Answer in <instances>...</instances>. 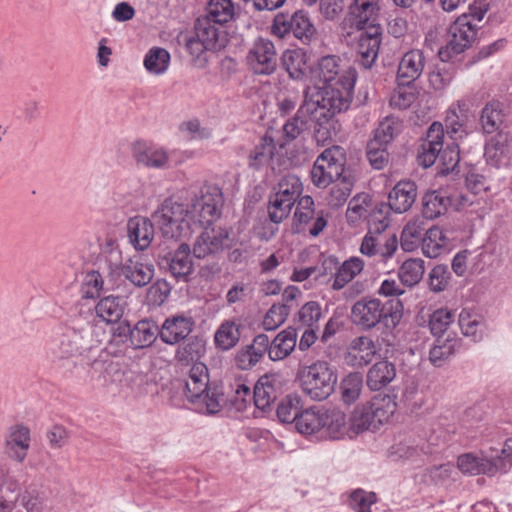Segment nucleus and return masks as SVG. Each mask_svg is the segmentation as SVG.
<instances>
[{
    "mask_svg": "<svg viewBox=\"0 0 512 512\" xmlns=\"http://www.w3.org/2000/svg\"><path fill=\"white\" fill-rule=\"evenodd\" d=\"M223 194L215 184H204L188 204L165 199L152 213V220L166 239H189L197 225L214 223L221 214Z\"/></svg>",
    "mask_w": 512,
    "mask_h": 512,
    "instance_id": "nucleus-1",
    "label": "nucleus"
},
{
    "mask_svg": "<svg viewBox=\"0 0 512 512\" xmlns=\"http://www.w3.org/2000/svg\"><path fill=\"white\" fill-rule=\"evenodd\" d=\"M313 73L318 82L304 90L308 97L306 109L322 104L326 111L347 110L353 97L356 70L338 56L328 55L319 60Z\"/></svg>",
    "mask_w": 512,
    "mask_h": 512,
    "instance_id": "nucleus-2",
    "label": "nucleus"
},
{
    "mask_svg": "<svg viewBox=\"0 0 512 512\" xmlns=\"http://www.w3.org/2000/svg\"><path fill=\"white\" fill-rule=\"evenodd\" d=\"M403 305L399 300L383 303L374 297H362L351 307L350 320L358 328L368 331L379 324L393 329L401 321Z\"/></svg>",
    "mask_w": 512,
    "mask_h": 512,
    "instance_id": "nucleus-3",
    "label": "nucleus"
},
{
    "mask_svg": "<svg viewBox=\"0 0 512 512\" xmlns=\"http://www.w3.org/2000/svg\"><path fill=\"white\" fill-rule=\"evenodd\" d=\"M396 409L397 403L394 396L377 394L354 409L350 417V428L355 433L376 430L389 422Z\"/></svg>",
    "mask_w": 512,
    "mask_h": 512,
    "instance_id": "nucleus-4",
    "label": "nucleus"
},
{
    "mask_svg": "<svg viewBox=\"0 0 512 512\" xmlns=\"http://www.w3.org/2000/svg\"><path fill=\"white\" fill-rule=\"evenodd\" d=\"M96 346L89 329L66 327L52 336L48 354L53 361H62L85 356Z\"/></svg>",
    "mask_w": 512,
    "mask_h": 512,
    "instance_id": "nucleus-5",
    "label": "nucleus"
},
{
    "mask_svg": "<svg viewBox=\"0 0 512 512\" xmlns=\"http://www.w3.org/2000/svg\"><path fill=\"white\" fill-rule=\"evenodd\" d=\"M303 392L312 400L321 401L334 391L337 375L326 361H317L300 373Z\"/></svg>",
    "mask_w": 512,
    "mask_h": 512,
    "instance_id": "nucleus-6",
    "label": "nucleus"
},
{
    "mask_svg": "<svg viewBox=\"0 0 512 512\" xmlns=\"http://www.w3.org/2000/svg\"><path fill=\"white\" fill-rule=\"evenodd\" d=\"M345 150L340 146L325 149L315 160L311 169V180L319 188H326L341 179L345 173Z\"/></svg>",
    "mask_w": 512,
    "mask_h": 512,
    "instance_id": "nucleus-7",
    "label": "nucleus"
},
{
    "mask_svg": "<svg viewBox=\"0 0 512 512\" xmlns=\"http://www.w3.org/2000/svg\"><path fill=\"white\" fill-rule=\"evenodd\" d=\"M271 31L279 38H284L288 33L292 32L297 39L303 43H308L314 37L316 29L306 12L296 11L290 17L284 14H277Z\"/></svg>",
    "mask_w": 512,
    "mask_h": 512,
    "instance_id": "nucleus-8",
    "label": "nucleus"
},
{
    "mask_svg": "<svg viewBox=\"0 0 512 512\" xmlns=\"http://www.w3.org/2000/svg\"><path fill=\"white\" fill-rule=\"evenodd\" d=\"M212 224L198 225L203 228V231L197 236L193 245V255L196 258L202 259L230 247L228 230Z\"/></svg>",
    "mask_w": 512,
    "mask_h": 512,
    "instance_id": "nucleus-9",
    "label": "nucleus"
},
{
    "mask_svg": "<svg viewBox=\"0 0 512 512\" xmlns=\"http://www.w3.org/2000/svg\"><path fill=\"white\" fill-rule=\"evenodd\" d=\"M246 63L259 75H270L277 67V53L273 42L267 38H256L248 49Z\"/></svg>",
    "mask_w": 512,
    "mask_h": 512,
    "instance_id": "nucleus-10",
    "label": "nucleus"
},
{
    "mask_svg": "<svg viewBox=\"0 0 512 512\" xmlns=\"http://www.w3.org/2000/svg\"><path fill=\"white\" fill-rule=\"evenodd\" d=\"M484 157L496 169L512 167V136L507 133L492 136L485 144Z\"/></svg>",
    "mask_w": 512,
    "mask_h": 512,
    "instance_id": "nucleus-11",
    "label": "nucleus"
},
{
    "mask_svg": "<svg viewBox=\"0 0 512 512\" xmlns=\"http://www.w3.org/2000/svg\"><path fill=\"white\" fill-rule=\"evenodd\" d=\"M310 223L312 226L308 231L312 236L319 235L327 225L322 212L315 213L313 199L310 196H304L298 201L294 213L293 229L296 233H300L305 231V226Z\"/></svg>",
    "mask_w": 512,
    "mask_h": 512,
    "instance_id": "nucleus-12",
    "label": "nucleus"
},
{
    "mask_svg": "<svg viewBox=\"0 0 512 512\" xmlns=\"http://www.w3.org/2000/svg\"><path fill=\"white\" fill-rule=\"evenodd\" d=\"M131 153L137 164L150 169H169L170 154L162 147L144 141L132 144Z\"/></svg>",
    "mask_w": 512,
    "mask_h": 512,
    "instance_id": "nucleus-13",
    "label": "nucleus"
},
{
    "mask_svg": "<svg viewBox=\"0 0 512 512\" xmlns=\"http://www.w3.org/2000/svg\"><path fill=\"white\" fill-rule=\"evenodd\" d=\"M194 29L195 36L207 50H220L224 48L228 42L224 25L204 16L196 20Z\"/></svg>",
    "mask_w": 512,
    "mask_h": 512,
    "instance_id": "nucleus-14",
    "label": "nucleus"
},
{
    "mask_svg": "<svg viewBox=\"0 0 512 512\" xmlns=\"http://www.w3.org/2000/svg\"><path fill=\"white\" fill-rule=\"evenodd\" d=\"M308 97L304 93L303 103L300 105L294 117L288 120L283 126V133L288 140L296 139L302 132L308 119H323L330 116L333 112L326 111L325 105H314L306 109Z\"/></svg>",
    "mask_w": 512,
    "mask_h": 512,
    "instance_id": "nucleus-15",
    "label": "nucleus"
},
{
    "mask_svg": "<svg viewBox=\"0 0 512 512\" xmlns=\"http://www.w3.org/2000/svg\"><path fill=\"white\" fill-rule=\"evenodd\" d=\"M381 37L382 28L380 25H371L359 35L358 61L364 68H371L375 63L379 53Z\"/></svg>",
    "mask_w": 512,
    "mask_h": 512,
    "instance_id": "nucleus-16",
    "label": "nucleus"
},
{
    "mask_svg": "<svg viewBox=\"0 0 512 512\" xmlns=\"http://www.w3.org/2000/svg\"><path fill=\"white\" fill-rule=\"evenodd\" d=\"M4 445L7 455L22 463L27 457L31 445L30 429L22 424L10 426L5 435Z\"/></svg>",
    "mask_w": 512,
    "mask_h": 512,
    "instance_id": "nucleus-17",
    "label": "nucleus"
},
{
    "mask_svg": "<svg viewBox=\"0 0 512 512\" xmlns=\"http://www.w3.org/2000/svg\"><path fill=\"white\" fill-rule=\"evenodd\" d=\"M477 26L469 17L462 15L450 27V39L446 49L455 54L462 53L476 38Z\"/></svg>",
    "mask_w": 512,
    "mask_h": 512,
    "instance_id": "nucleus-18",
    "label": "nucleus"
},
{
    "mask_svg": "<svg viewBox=\"0 0 512 512\" xmlns=\"http://www.w3.org/2000/svg\"><path fill=\"white\" fill-rule=\"evenodd\" d=\"M398 247V240L395 234L373 235L368 232L361 243L360 252L368 257L379 256L386 261L391 258Z\"/></svg>",
    "mask_w": 512,
    "mask_h": 512,
    "instance_id": "nucleus-19",
    "label": "nucleus"
},
{
    "mask_svg": "<svg viewBox=\"0 0 512 512\" xmlns=\"http://www.w3.org/2000/svg\"><path fill=\"white\" fill-rule=\"evenodd\" d=\"M376 354L375 342L369 336H358L347 346L344 360L347 365L361 368L368 365Z\"/></svg>",
    "mask_w": 512,
    "mask_h": 512,
    "instance_id": "nucleus-20",
    "label": "nucleus"
},
{
    "mask_svg": "<svg viewBox=\"0 0 512 512\" xmlns=\"http://www.w3.org/2000/svg\"><path fill=\"white\" fill-rule=\"evenodd\" d=\"M382 0H353L348 7L351 22L358 29L377 25Z\"/></svg>",
    "mask_w": 512,
    "mask_h": 512,
    "instance_id": "nucleus-21",
    "label": "nucleus"
},
{
    "mask_svg": "<svg viewBox=\"0 0 512 512\" xmlns=\"http://www.w3.org/2000/svg\"><path fill=\"white\" fill-rule=\"evenodd\" d=\"M127 236L129 243L139 251L146 250L154 238L153 222L143 216H135L127 222Z\"/></svg>",
    "mask_w": 512,
    "mask_h": 512,
    "instance_id": "nucleus-22",
    "label": "nucleus"
},
{
    "mask_svg": "<svg viewBox=\"0 0 512 512\" xmlns=\"http://www.w3.org/2000/svg\"><path fill=\"white\" fill-rule=\"evenodd\" d=\"M470 118V112L467 101L461 99L452 103L445 116V125L454 140L461 139L467 135V123Z\"/></svg>",
    "mask_w": 512,
    "mask_h": 512,
    "instance_id": "nucleus-23",
    "label": "nucleus"
},
{
    "mask_svg": "<svg viewBox=\"0 0 512 512\" xmlns=\"http://www.w3.org/2000/svg\"><path fill=\"white\" fill-rule=\"evenodd\" d=\"M193 321L184 315H174L167 318L159 332L164 343L176 344L185 339L192 331Z\"/></svg>",
    "mask_w": 512,
    "mask_h": 512,
    "instance_id": "nucleus-24",
    "label": "nucleus"
},
{
    "mask_svg": "<svg viewBox=\"0 0 512 512\" xmlns=\"http://www.w3.org/2000/svg\"><path fill=\"white\" fill-rule=\"evenodd\" d=\"M185 394L189 401L195 402L200 399L208 390L209 376L208 369L204 363H194L184 380Z\"/></svg>",
    "mask_w": 512,
    "mask_h": 512,
    "instance_id": "nucleus-25",
    "label": "nucleus"
},
{
    "mask_svg": "<svg viewBox=\"0 0 512 512\" xmlns=\"http://www.w3.org/2000/svg\"><path fill=\"white\" fill-rule=\"evenodd\" d=\"M417 197V186L412 181H400L390 191L388 206L396 213L407 212Z\"/></svg>",
    "mask_w": 512,
    "mask_h": 512,
    "instance_id": "nucleus-26",
    "label": "nucleus"
},
{
    "mask_svg": "<svg viewBox=\"0 0 512 512\" xmlns=\"http://www.w3.org/2000/svg\"><path fill=\"white\" fill-rule=\"evenodd\" d=\"M154 265L139 258H130L121 266V274L137 287L148 285L154 277Z\"/></svg>",
    "mask_w": 512,
    "mask_h": 512,
    "instance_id": "nucleus-27",
    "label": "nucleus"
},
{
    "mask_svg": "<svg viewBox=\"0 0 512 512\" xmlns=\"http://www.w3.org/2000/svg\"><path fill=\"white\" fill-rule=\"evenodd\" d=\"M279 376L265 374L260 377L254 387V403L260 410H266L277 397Z\"/></svg>",
    "mask_w": 512,
    "mask_h": 512,
    "instance_id": "nucleus-28",
    "label": "nucleus"
},
{
    "mask_svg": "<svg viewBox=\"0 0 512 512\" xmlns=\"http://www.w3.org/2000/svg\"><path fill=\"white\" fill-rule=\"evenodd\" d=\"M425 58L420 50L405 53L399 63L398 78L402 83L410 84L422 74Z\"/></svg>",
    "mask_w": 512,
    "mask_h": 512,
    "instance_id": "nucleus-29",
    "label": "nucleus"
},
{
    "mask_svg": "<svg viewBox=\"0 0 512 512\" xmlns=\"http://www.w3.org/2000/svg\"><path fill=\"white\" fill-rule=\"evenodd\" d=\"M296 345V330L292 327L282 330L270 341L269 359L272 361L284 360L295 350Z\"/></svg>",
    "mask_w": 512,
    "mask_h": 512,
    "instance_id": "nucleus-30",
    "label": "nucleus"
},
{
    "mask_svg": "<svg viewBox=\"0 0 512 512\" xmlns=\"http://www.w3.org/2000/svg\"><path fill=\"white\" fill-rule=\"evenodd\" d=\"M309 56L301 48L288 49L282 55V64L289 76L295 80H302L309 71Z\"/></svg>",
    "mask_w": 512,
    "mask_h": 512,
    "instance_id": "nucleus-31",
    "label": "nucleus"
},
{
    "mask_svg": "<svg viewBox=\"0 0 512 512\" xmlns=\"http://www.w3.org/2000/svg\"><path fill=\"white\" fill-rule=\"evenodd\" d=\"M395 377V365L389 361L382 360L369 368L366 375V384L371 390L378 391L391 383Z\"/></svg>",
    "mask_w": 512,
    "mask_h": 512,
    "instance_id": "nucleus-32",
    "label": "nucleus"
},
{
    "mask_svg": "<svg viewBox=\"0 0 512 512\" xmlns=\"http://www.w3.org/2000/svg\"><path fill=\"white\" fill-rule=\"evenodd\" d=\"M159 332L155 322L143 319L129 329V340L134 348H145L154 343Z\"/></svg>",
    "mask_w": 512,
    "mask_h": 512,
    "instance_id": "nucleus-33",
    "label": "nucleus"
},
{
    "mask_svg": "<svg viewBox=\"0 0 512 512\" xmlns=\"http://www.w3.org/2000/svg\"><path fill=\"white\" fill-rule=\"evenodd\" d=\"M457 467L462 473L468 475H492L496 471V466L492 460L477 456L473 453H466L459 456Z\"/></svg>",
    "mask_w": 512,
    "mask_h": 512,
    "instance_id": "nucleus-34",
    "label": "nucleus"
},
{
    "mask_svg": "<svg viewBox=\"0 0 512 512\" xmlns=\"http://www.w3.org/2000/svg\"><path fill=\"white\" fill-rule=\"evenodd\" d=\"M449 240L438 226L429 228L422 239V252L429 258H437L448 250Z\"/></svg>",
    "mask_w": 512,
    "mask_h": 512,
    "instance_id": "nucleus-35",
    "label": "nucleus"
},
{
    "mask_svg": "<svg viewBox=\"0 0 512 512\" xmlns=\"http://www.w3.org/2000/svg\"><path fill=\"white\" fill-rule=\"evenodd\" d=\"M322 408L312 407L300 411L295 420V427L303 435H313L322 432L323 429Z\"/></svg>",
    "mask_w": 512,
    "mask_h": 512,
    "instance_id": "nucleus-36",
    "label": "nucleus"
},
{
    "mask_svg": "<svg viewBox=\"0 0 512 512\" xmlns=\"http://www.w3.org/2000/svg\"><path fill=\"white\" fill-rule=\"evenodd\" d=\"M125 302L118 296H107L102 298L95 306V313L98 318L107 324L118 322L124 313Z\"/></svg>",
    "mask_w": 512,
    "mask_h": 512,
    "instance_id": "nucleus-37",
    "label": "nucleus"
},
{
    "mask_svg": "<svg viewBox=\"0 0 512 512\" xmlns=\"http://www.w3.org/2000/svg\"><path fill=\"white\" fill-rule=\"evenodd\" d=\"M458 324L464 336L472 338L475 342L483 339L485 323L478 313L463 309L459 314Z\"/></svg>",
    "mask_w": 512,
    "mask_h": 512,
    "instance_id": "nucleus-38",
    "label": "nucleus"
},
{
    "mask_svg": "<svg viewBox=\"0 0 512 512\" xmlns=\"http://www.w3.org/2000/svg\"><path fill=\"white\" fill-rule=\"evenodd\" d=\"M364 261L359 257L345 260L336 270L332 289L341 290L359 275L364 269Z\"/></svg>",
    "mask_w": 512,
    "mask_h": 512,
    "instance_id": "nucleus-39",
    "label": "nucleus"
},
{
    "mask_svg": "<svg viewBox=\"0 0 512 512\" xmlns=\"http://www.w3.org/2000/svg\"><path fill=\"white\" fill-rule=\"evenodd\" d=\"M451 205L449 197L439 191H429L422 198V213L427 219H435L447 211Z\"/></svg>",
    "mask_w": 512,
    "mask_h": 512,
    "instance_id": "nucleus-40",
    "label": "nucleus"
},
{
    "mask_svg": "<svg viewBox=\"0 0 512 512\" xmlns=\"http://www.w3.org/2000/svg\"><path fill=\"white\" fill-rule=\"evenodd\" d=\"M190 246L182 243L174 252L170 261V272L175 278L186 279L193 271V262L190 257Z\"/></svg>",
    "mask_w": 512,
    "mask_h": 512,
    "instance_id": "nucleus-41",
    "label": "nucleus"
},
{
    "mask_svg": "<svg viewBox=\"0 0 512 512\" xmlns=\"http://www.w3.org/2000/svg\"><path fill=\"white\" fill-rule=\"evenodd\" d=\"M459 341L456 337H438L430 349L429 359L434 366L440 367L456 351Z\"/></svg>",
    "mask_w": 512,
    "mask_h": 512,
    "instance_id": "nucleus-42",
    "label": "nucleus"
},
{
    "mask_svg": "<svg viewBox=\"0 0 512 512\" xmlns=\"http://www.w3.org/2000/svg\"><path fill=\"white\" fill-rule=\"evenodd\" d=\"M402 128L403 123L399 118L394 116L385 117L378 124L371 140L380 143V145L388 146L401 133Z\"/></svg>",
    "mask_w": 512,
    "mask_h": 512,
    "instance_id": "nucleus-43",
    "label": "nucleus"
},
{
    "mask_svg": "<svg viewBox=\"0 0 512 512\" xmlns=\"http://www.w3.org/2000/svg\"><path fill=\"white\" fill-rule=\"evenodd\" d=\"M323 422L322 432L332 439H339L346 432V415L340 410L324 409Z\"/></svg>",
    "mask_w": 512,
    "mask_h": 512,
    "instance_id": "nucleus-44",
    "label": "nucleus"
},
{
    "mask_svg": "<svg viewBox=\"0 0 512 512\" xmlns=\"http://www.w3.org/2000/svg\"><path fill=\"white\" fill-rule=\"evenodd\" d=\"M240 339L239 326L233 320H226L218 327L214 335L216 346L221 350H230Z\"/></svg>",
    "mask_w": 512,
    "mask_h": 512,
    "instance_id": "nucleus-45",
    "label": "nucleus"
},
{
    "mask_svg": "<svg viewBox=\"0 0 512 512\" xmlns=\"http://www.w3.org/2000/svg\"><path fill=\"white\" fill-rule=\"evenodd\" d=\"M426 221L424 217L412 218L403 228L401 233V245L404 250L411 251L423 239Z\"/></svg>",
    "mask_w": 512,
    "mask_h": 512,
    "instance_id": "nucleus-46",
    "label": "nucleus"
},
{
    "mask_svg": "<svg viewBox=\"0 0 512 512\" xmlns=\"http://www.w3.org/2000/svg\"><path fill=\"white\" fill-rule=\"evenodd\" d=\"M328 195L326 197L329 206L338 208L344 205L351 194L353 188V179L351 175H344L341 179L332 182Z\"/></svg>",
    "mask_w": 512,
    "mask_h": 512,
    "instance_id": "nucleus-47",
    "label": "nucleus"
},
{
    "mask_svg": "<svg viewBox=\"0 0 512 512\" xmlns=\"http://www.w3.org/2000/svg\"><path fill=\"white\" fill-rule=\"evenodd\" d=\"M424 272V261L420 258H410L402 263L398 276L402 284L412 287L421 281Z\"/></svg>",
    "mask_w": 512,
    "mask_h": 512,
    "instance_id": "nucleus-48",
    "label": "nucleus"
},
{
    "mask_svg": "<svg viewBox=\"0 0 512 512\" xmlns=\"http://www.w3.org/2000/svg\"><path fill=\"white\" fill-rule=\"evenodd\" d=\"M170 63L169 52L160 47L151 48L144 57V67L150 73L154 75L164 74Z\"/></svg>",
    "mask_w": 512,
    "mask_h": 512,
    "instance_id": "nucleus-49",
    "label": "nucleus"
},
{
    "mask_svg": "<svg viewBox=\"0 0 512 512\" xmlns=\"http://www.w3.org/2000/svg\"><path fill=\"white\" fill-rule=\"evenodd\" d=\"M204 17L222 25L231 21L235 16L232 0H210Z\"/></svg>",
    "mask_w": 512,
    "mask_h": 512,
    "instance_id": "nucleus-50",
    "label": "nucleus"
},
{
    "mask_svg": "<svg viewBox=\"0 0 512 512\" xmlns=\"http://www.w3.org/2000/svg\"><path fill=\"white\" fill-rule=\"evenodd\" d=\"M480 123L485 133L496 132L503 123L501 104L495 101L487 103L482 109Z\"/></svg>",
    "mask_w": 512,
    "mask_h": 512,
    "instance_id": "nucleus-51",
    "label": "nucleus"
},
{
    "mask_svg": "<svg viewBox=\"0 0 512 512\" xmlns=\"http://www.w3.org/2000/svg\"><path fill=\"white\" fill-rule=\"evenodd\" d=\"M363 389V377L358 372H351L346 375L341 383L340 390L342 400L345 404H352L359 399Z\"/></svg>",
    "mask_w": 512,
    "mask_h": 512,
    "instance_id": "nucleus-52",
    "label": "nucleus"
},
{
    "mask_svg": "<svg viewBox=\"0 0 512 512\" xmlns=\"http://www.w3.org/2000/svg\"><path fill=\"white\" fill-rule=\"evenodd\" d=\"M274 144L272 138L265 136L261 143L257 145L249 155V167L259 169L267 164L272 158L274 151Z\"/></svg>",
    "mask_w": 512,
    "mask_h": 512,
    "instance_id": "nucleus-53",
    "label": "nucleus"
},
{
    "mask_svg": "<svg viewBox=\"0 0 512 512\" xmlns=\"http://www.w3.org/2000/svg\"><path fill=\"white\" fill-rule=\"evenodd\" d=\"M290 308L286 304H273L262 320V326L266 331H273L279 328L287 319Z\"/></svg>",
    "mask_w": 512,
    "mask_h": 512,
    "instance_id": "nucleus-54",
    "label": "nucleus"
},
{
    "mask_svg": "<svg viewBox=\"0 0 512 512\" xmlns=\"http://www.w3.org/2000/svg\"><path fill=\"white\" fill-rule=\"evenodd\" d=\"M455 316L448 308L435 310L429 319V328L433 335L442 337L449 326L454 322Z\"/></svg>",
    "mask_w": 512,
    "mask_h": 512,
    "instance_id": "nucleus-55",
    "label": "nucleus"
},
{
    "mask_svg": "<svg viewBox=\"0 0 512 512\" xmlns=\"http://www.w3.org/2000/svg\"><path fill=\"white\" fill-rule=\"evenodd\" d=\"M300 413V399L297 396H287L277 407V416L281 422H295Z\"/></svg>",
    "mask_w": 512,
    "mask_h": 512,
    "instance_id": "nucleus-56",
    "label": "nucleus"
},
{
    "mask_svg": "<svg viewBox=\"0 0 512 512\" xmlns=\"http://www.w3.org/2000/svg\"><path fill=\"white\" fill-rule=\"evenodd\" d=\"M338 112H333L330 116L323 117V119H311L315 122L314 138L318 144L325 145L328 141L332 140L335 135V124L332 118Z\"/></svg>",
    "mask_w": 512,
    "mask_h": 512,
    "instance_id": "nucleus-57",
    "label": "nucleus"
},
{
    "mask_svg": "<svg viewBox=\"0 0 512 512\" xmlns=\"http://www.w3.org/2000/svg\"><path fill=\"white\" fill-rule=\"evenodd\" d=\"M421 453L422 450L407 441H399L390 448V456L394 460L415 461Z\"/></svg>",
    "mask_w": 512,
    "mask_h": 512,
    "instance_id": "nucleus-58",
    "label": "nucleus"
},
{
    "mask_svg": "<svg viewBox=\"0 0 512 512\" xmlns=\"http://www.w3.org/2000/svg\"><path fill=\"white\" fill-rule=\"evenodd\" d=\"M103 284V278L98 271L88 272L82 282V296L87 299L98 297L103 289Z\"/></svg>",
    "mask_w": 512,
    "mask_h": 512,
    "instance_id": "nucleus-59",
    "label": "nucleus"
},
{
    "mask_svg": "<svg viewBox=\"0 0 512 512\" xmlns=\"http://www.w3.org/2000/svg\"><path fill=\"white\" fill-rule=\"evenodd\" d=\"M300 98L299 90L295 87L286 86L277 95V106L281 114L287 115L292 112Z\"/></svg>",
    "mask_w": 512,
    "mask_h": 512,
    "instance_id": "nucleus-60",
    "label": "nucleus"
},
{
    "mask_svg": "<svg viewBox=\"0 0 512 512\" xmlns=\"http://www.w3.org/2000/svg\"><path fill=\"white\" fill-rule=\"evenodd\" d=\"M367 159L375 169H382L388 163L387 145L370 140L367 144Z\"/></svg>",
    "mask_w": 512,
    "mask_h": 512,
    "instance_id": "nucleus-61",
    "label": "nucleus"
},
{
    "mask_svg": "<svg viewBox=\"0 0 512 512\" xmlns=\"http://www.w3.org/2000/svg\"><path fill=\"white\" fill-rule=\"evenodd\" d=\"M416 95L414 89L401 82V85L393 92L390 98V104L399 109L409 108L415 101Z\"/></svg>",
    "mask_w": 512,
    "mask_h": 512,
    "instance_id": "nucleus-62",
    "label": "nucleus"
},
{
    "mask_svg": "<svg viewBox=\"0 0 512 512\" xmlns=\"http://www.w3.org/2000/svg\"><path fill=\"white\" fill-rule=\"evenodd\" d=\"M438 159L441 165L440 174L446 175L454 171L460 160L458 146L456 144L448 145L444 150L442 149Z\"/></svg>",
    "mask_w": 512,
    "mask_h": 512,
    "instance_id": "nucleus-63",
    "label": "nucleus"
},
{
    "mask_svg": "<svg viewBox=\"0 0 512 512\" xmlns=\"http://www.w3.org/2000/svg\"><path fill=\"white\" fill-rule=\"evenodd\" d=\"M276 191L285 197L297 199L302 192V183L296 175H285L277 184Z\"/></svg>",
    "mask_w": 512,
    "mask_h": 512,
    "instance_id": "nucleus-64",
    "label": "nucleus"
}]
</instances>
